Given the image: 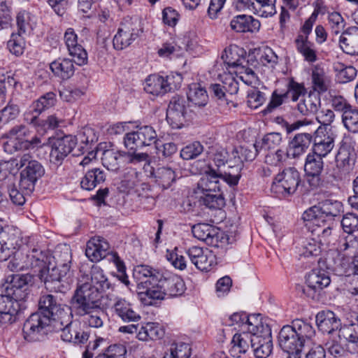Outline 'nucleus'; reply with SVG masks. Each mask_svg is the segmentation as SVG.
<instances>
[{"label": "nucleus", "instance_id": "nucleus-1", "mask_svg": "<svg viewBox=\"0 0 358 358\" xmlns=\"http://www.w3.org/2000/svg\"><path fill=\"white\" fill-rule=\"evenodd\" d=\"M69 308L62 305L52 294L42 295L38 301V310L25 321L22 328L24 340L28 342L42 341L49 331H57L69 319Z\"/></svg>", "mask_w": 358, "mask_h": 358}, {"label": "nucleus", "instance_id": "nucleus-2", "mask_svg": "<svg viewBox=\"0 0 358 358\" xmlns=\"http://www.w3.org/2000/svg\"><path fill=\"white\" fill-rule=\"evenodd\" d=\"M317 268H314L308 274L306 283L308 287L315 291H320L330 285L331 279L329 270L338 275H346L350 259L341 256L337 249L329 250L324 259L319 258Z\"/></svg>", "mask_w": 358, "mask_h": 358}, {"label": "nucleus", "instance_id": "nucleus-3", "mask_svg": "<svg viewBox=\"0 0 358 358\" xmlns=\"http://www.w3.org/2000/svg\"><path fill=\"white\" fill-rule=\"evenodd\" d=\"M149 287L145 292H141V301L145 306H152L155 300H162L165 296L170 297L181 296L185 290L182 279L176 275H167L157 273L148 284Z\"/></svg>", "mask_w": 358, "mask_h": 358}, {"label": "nucleus", "instance_id": "nucleus-4", "mask_svg": "<svg viewBox=\"0 0 358 358\" xmlns=\"http://www.w3.org/2000/svg\"><path fill=\"white\" fill-rule=\"evenodd\" d=\"M71 312L83 317V322L90 327L99 328L103 324L105 313L101 307V299L99 294L92 292L87 295L72 298Z\"/></svg>", "mask_w": 358, "mask_h": 358}, {"label": "nucleus", "instance_id": "nucleus-5", "mask_svg": "<svg viewBox=\"0 0 358 358\" xmlns=\"http://www.w3.org/2000/svg\"><path fill=\"white\" fill-rule=\"evenodd\" d=\"M221 176L206 169L197 184L196 194L199 196L198 202L200 206H205L210 209H220L225 205V200L222 194H215L220 190V180Z\"/></svg>", "mask_w": 358, "mask_h": 358}, {"label": "nucleus", "instance_id": "nucleus-6", "mask_svg": "<svg viewBox=\"0 0 358 358\" xmlns=\"http://www.w3.org/2000/svg\"><path fill=\"white\" fill-rule=\"evenodd\" d=\"M15 166L19 169L24 166L20 172V187L27 194H31L35 189V185L38 179L45 173V169L40 162L31 159V156L25 154L16 159Z\"/></svg>", "mask_w": 358, "mask_h": 358}, {"label": "nucleus", "instance_id": "nucleus-7", "mask_svg": "<svg viewBox=\"0 0 358 358\" xmlns=\"http://www.w3.org/2000/svg\"><path fill=\"white\" fill-rule=\"evenodd\" d=\"M341 208L340 201L326 199L306 210L303 214V219L319 226L320 222L332 221L334 217L338 216Z\"/></svg>", "mask_w": 358, "mask_h": 358}, {"label": "nucleus", "instance_id": "nucleus-8", "mask_svg": "<svg viewBox=\"0 0 358 358\" xmlns=\"http://www.w3.org/2000/svg\"><path fill=\"white\" fill-rule=\"evenodd\" d=\"M157 140V135L154 128L145 125L126 134L124 137V145L129 150H147L152 147Z\"/></svg>", "mask_w": 358, "mask_h": 358}, {"label": "nucleus", "instance_id": "nucleus-9", "mask_svg": "<svg viewBox=\"0 0 358 358\" xmlns=\"http://www.w3.org/2000/svg\"><path fill=\"white\" fill-rule=\"evenodd\" d=\"M32 284L33 276L30 274H12L6 277L3 287L5 293L19 302L29 298Z\"/></svg>", "mask_w": 358, "mask_h": 358}, {"label": "nucleus", "instance_id": "nucleus-10", "mask_svg": "<svg viewBox=\"0 0 358 358\" xmlns=\"http://www.w3.org/2000/svg\"><path fill=\"white\" fill-rule=\"evenodd\" d=\"M29 132L24 125L20 124L12 128L8 133V140L3 143L5 151L12 153L22 148L27 149L38 146L41 143V138L37 136L27 138Z\"/></svg>", "mask_w": 358, "mask_h": 358}, {"label": "nucleus", "instance_id": "nucleus-11", "mask_svg": "<svg viewBox=\"0 0 358 358\" xmlns=\"http://www.w3.org/2000/svg\"><path fill=\"white\" fill-rule=\"evenodd\" d=\"M90 282L80 285L72 298H78L80 296L91 294L96 292L99 294V299H102V292H106L110 287V284L105 275L103 271L97 266H93L90 271Z\"/></svg>", "mask_w": 358, "mask_h": 358}, {"label": "nucleus", "instance_id": "nucleus-12", "mask_svg": "<svg viewBox=\"0 0 358 358\" xmlns=\"http://www.w3.org/2000/svg\"><path fill=\"white\" fill-rule=\"evenodd\" d=\"M300 182V173L294 167L287 168L275 176L271 190L277 194L289 196L296 191Z\"/></svg>", "mask_w": 358, "mask_h": 358}, {"label": "nucleus", "instance_id": "nucleus-13", "mask_svg": "<svg viewBox=\"0 0 358 358\" xmlns=\"http://www.w3.org/2000/svg\"><path fill=\"white\" fill-rule=\"evenodd\" d=\"M141 29L136 23L131 20L122 22L117 34L113 37V43L115 49L122 50L129 46L140 34Z\"/></svg>", "mask_w": 358, "mask_h": 358}, {"label": "nucleus", "instance_id": "nucleus-14", "mask_svg": "<svg viewBox=\"0 0 358 358\" xmlns=\"http://www.w3.org/2000/svg\"><path fill=\"white\" fill-rule=\"evenodd\" d=\"M56 103V95L54 92H49L41 96L34 101L31 108V110L24 114V120L27 123L38 128L43 121L38 118V115L45 110L53 106Z\"/></svg>", "mask_w": 358, "mask_h": 358}, {"label": "nucleus", "instance_id": "nucleus-15", "mask_svg": "<svg viewBox=\"0 0 358 358\" xmlns=\"http://www.w3.org/2000/svg\"><path fill=\"white\" fill-rule=\"evenodd\" d=\"M77 143L76 136H64L55 139L52 143L50 160L55 164H60L66 157L73 151Z\"/></svg>", "mask_w": 358, "mask_h": 358}, {"label": "nucleus", "instance_id": "nucleus-16", "mask_svg": "<svg viewBox=\"0 0 358 358\" xmlns=\"http://www.w3.org/2000/svg\"><path fill=\"white\" fill-rule=\"evenodd\" d=\"M187 111L186 100L176 95L171 98L166 110V120L173 128H180L186 119Z\"/></svg>", "mask_w": 358, "mask_h": 358}, {"label": "nucleus", "instance_id": "nucleus-17", "mask_svg": "<svg viewBox=\"0 0 358 358\" xmlns=\"http://www.w3.org/2000/svg\"><path fill=\"white\" fill-rule=\"evenodd\" d=\"M322 156H319L313 152H310L306 157L304 171L308 176L312 178L309 180L310 185L317 187L322 182L320 176L324 170V163Z\"/></svg>", "mask_w": 358, "mask_h": 358}, {"label": "nucleus", "instance_id": "nucleus-18", "mask_svg": "<svg viewBox=\"0 0 358 358\" xmlns=\"http://www.w3.org/2000/svg\"><path fill=\"white\" fill-rule=\"evenodd\" d=\"M188 255L192 262L202 271H209L217 264L216 257L209 248H189Z\"/></svg>", "mask_w": 358, "mask_h": 358}, {"label": "nucleus", "instance_id": "nucleus-19", "mask_svg": "<svg viewBox=\"0 0 358 358\" xmlns=\"http://www.w3.org/2000/svg\"><path fill=\"white\" fill-rule=\"evenodd\" d=\"M313 131L312 132H301L294 135L289 141L286 155L292 159L299 158L303 155L313 143Z\"/></svg>", "mask_w": 358, "mask_h": 358}, {"label": "nucleus", "instance_id": "nucleus-20", "mask_svg": "<svg viewBox=\"0 0 358 358\" xmlns=\"http://www.w3.org/2000/svg\"><path fill=\"white\" fill-rule=\"evenodd\" d=\"M173 76H166L165 78L159 75H151L145 80L144 90L146 92L153 95H162L176 88L171 82Z\"/></svg>", "mask_w": 358, "mask_h": 358}, {"label": "nucleus", "instance_id": "nucleus-21", "mask_svg": "<svg viewBox=\"0 0 358 358\" xmlns=\"http://www.w3.org/2000/svg\"><path fill=\"white\" fill-rule=\"evenodd\" d=\"M322 127L313 131V146L311 152L324 157L331 152L334 147V136L329 134H320Z\"/></svg>", "mask_w": 358, "mask_h": 358}, {"label": "nucleus", "instance_id": "nucleus-22", "mask_svg": "<svg viewBox=\"0 0 358 358\" xmlns=\"http://www.w3.org/2000/svg\"><path fill=\"white\" fill-rule=\"evenodd\" d=\"M316 324L320 331L328 334L342 329L341 321L331 310H324L317 313L315 317Z\"/></svg>", "mask_w": 358, "mask_h": 358}, {"label": "nucleus", "instance_id": "nucleus-23", "mask_svg": "<svg viewBox=\"0 0 358 358\" xmlns=\"http://www.w3.org/2000/svg\"><path fill=\"white\" fill-rule=\"evenodd\" d=\"M278 343L280 348L285 352H298L303 350L305 345L298 339L292 329L289 325L284 326L278 334Z\"/></svg>", "mask_w": 358, "mask_h": 358}, {"label": "nucleus", "instance_id": "nucleus-24", "mask_svg": "<svg viewBox=\"0 0 358 358\" xmlns=\"http://www.w3.org/2000/svg\"><path fill=\"white\" fill-rule=\"evenodd\" d=\"M64 40L69 54L74 58L78 65L85 64L87 60V54L85 50L77 41V35L73 29H68L64 34Z\"/></svg>", "mask_w": 358, "mask_h": 358}, {"label": "nucleus", "instance_id": "nucleus-25", "mask_svg": "<svg viewBox=\"0 0 358 358\" xmlns=\"http://www.w3.org/2000/svg\"><path fill=\"white\" fill-rule=\"evenodd\" d=\"M19 310V302L12 296L6 293L0 295V316L5 322H15Z\"/></svg>", "mask_w": 358, "mask_h": 358}, {"label": "nucleus", "instance_id": "nucleus-26", "mask_svg": "<svg viewBox=\"0 0 358 358\" xmlns=\"http://www.w3.org/2000/svg\"><path fill=\"white\" fill-rule=\"evenodd\" d=\"M254 336L248 331L243 330L241 333H236L234 335L229 352L231 356L239 357L241 355L245 354L250 348H252V339Z\"/></svg>", "mask_w": 358, "mask_h": 358}, {"label": "nucleus", "instance_id": "nucleus-27", "mask_svg": "<svg viewBox=\"0 0 358 358\" xmlns=\"http://www.w3.org/2000/svg\"><path fill=\"white\" fill-rule=\"evenodd\" d=\"M252 349L257 358H267L273 350L271 331L268 334L254 336L252 339Z\"/></svg>", "mask_w": 358, "mask_h": 358}, {"label": "nucleus", "instance_id": "nucleus-28", "mask_svg": "<svg viewBox=\"0 0 358 358\" xmlns=\"http://www.w3.org/2000/svg\"><path fill=\"white\" fill-rule=\"evenodd\" d=\"M112 308L117 317L125 322H138L141 318L133 309L131 304L124 299H117Z\"/></svg>", "mask_w": 358, "mask_h": 358}, {"label": "nucleus", "instance_id": "nucleus-29", "mask_svg": "<svg viewBox=\"0 0 358 358\" xmlns=\"http://www.w3.org/2000/svg\"><path fill=\"white\" fill-rule=\"evenodd\" d=\"M336 167L333 169L335 178H341L351 169L354 163L350 151L346 148H340L335 157Z\"/></svg>", "mask_w": 358, "mask_h": 358}, {"label": "nucleus", "instance_id": "nucleus-30", "mask_svg": "<svg viewBox=\"0 0 358 358\" xmlns=\"http://www.w3.org/2000/svg\"><path fill=\"white\" fill-rule=\"evenodd\" d=\"M230 27L236 32H254L259 29L260 23L250 15H239L231 20Z\"/></svg>", "mask_w": 358, "mask_h": 358}, {"label": "nucleus", "instance_id": "nucleus-31", "mask_svg": "<svg viewBox=\"0 0 358 358\" xmlns=\"http://www.w3.org/2000/svg\"><path fill=\"white\" fill-rule=\"evenodd\" d=\"M126 152L106 150L101 157L102 164L112 171H118L126 162Z\"/></svg>", "mask_w": 358, "mask_h": 358}, {"label": "nucleus", "instance_id": "nucleus-32", "mask_svg": "<svg viewBox=\"0 0 358 358\" xmlns=\"http://www.w3.org/2000/svg\"><path fill=\"white\" fill-rule=\"evenodd\" d=\"M245 331L252 336L268 334L270 326L264 320L261 314L246 315Z\"/></svg>", "mask_w": 358, "mask_h": 358}, {"label": "nucleus", "instance_id": "nucleus-33", "mask_svg": "<svg viewBox=\"0 0 358 358\" xmlns=\"http://www.w3.org/2000/svg\"><path fill=\"white\" fill-rule=\"evenodd\" d=\"M341 48L347 54L358 52V28L352 27L344 31L339 37Z\"/></svg>", "mask_w": 358, "mask_h": 358}, {"label": "nucleus", "instance_id": "nucleus-34", "mask_svg": "<svg viewBox=\"0 0 358 358\" xmlns=\"http://www.w3.org/2000/svg\"><path fill=\"white\" fill-rule=\"evenodd\" d=\"M27 258L32 267L39 268L51 264L54 259L48 249L41 250V248H32L27 252Z\"/></svg>", "mask_w": 358, "mask_h": 358}, {"label": "nucleus", "instance_id": "nucleus-35", "mask_svg": "<svg viewBox=\"0 0 358 358\" xmlns=\"http://www.w3.org/2000/svg\"><path fill=\"white\" fill-rule=\"evenodd\" d=\"M289 326L298 336V339L301 340L305 345L310 341L315 334L313 326L309 322L301 319L293 320L292 324Z\"/></svg>", "mask_w": 358, "mask_h": 358}, {"label": "nucleus", "instance_id": "nucleus-36", "mask_svg": "<svg viewBox=\"0 0 358 358\" xmlns=\"http://www.w3.org/2000/svg\"><path fill=\"white\" fill-rule=\"evenodd\" d=\"M320 97L319 94L310 92L297 105L299 112L306 116L315 115L320 107Z\"/></svg>", "mask_w": 358, "mask_h": 358}, {"label": "nucleus", "instance_id": "nucleus-37", "mask_svg": "<svg viewBox=\"0 0 358 358\" xmlns=\"http://www.w3.org/2000/svg\"><path fill=\"white\" fill-rule=\"evenodd\" d=\"M71 261L64 263L60 266H55L52 264L51 274H52V286H61V282H68L72 277L73 271L71 270Z\"/></svg>", "mask_w": 358, "mask_h": 358}, {"label": "nucleus", "instance_id": "nucleus-38", "mask_svg": "<svg viewBox=\"0 0 358 358\" xmlns=\"http://www.w3.org/2000/svg\"><path fill=\"white\" fill-rule=\"evenodd\" d=\"M50 68L55 76L62 80L70 78L75 71L73 63L69 59L55 60L50 64Z\"/></svg>", "mask_w": 358, "mask_h": 358}, {"label": "nucleus", "instance_id": "nucleus-39", "mask_svg": "<svg viewBox=\"0 0 358 358\" xmlns=\"http://www.w3.org/2000/svg\"><path fill=\"white\" fill-rule=\"evenodd\" d=\"M296 50L300 52L304 59L308 62H315L317 59L316 51L313 45L308 40L307 36L299 34L295 39Z\"/></svg>", "mask_w": 358, "mask_h": 358}, {"label": "nucleus", "instance_id": "nucleus-40", "mask_svg": "<svg viewBox=\"0 0 358 358\" xmlns=\"http://www.w3.org/2000/svg\"><path fill=\"white\" fill-rule=\"evenodd\" d=\"M236 164H227V167L223 170L221 176V180L231 186L236 185L241 178V171L243 167V159L238 157L235 159Z\"/></svg>", "mask_w": 358, "mask_h": 358}, {"label": "nucleus", "instance_id": "nucleus-41", "mask_svg": "<svg viewBox=\"0 0 358 358\" xmlns=\"http://www.w3.org/2000/svg\"><path fill=\"white\" fill-rule=\"evenodd\" d=\"M164 335V331L159 323L148 322L142 326L138 332L137 337L141 341L157 340Z\"/></svg>", "mask_w": 358, "mask_h": 358}, {"label": "nucleus", "instance_id": "nucleus-42", "mask_svg": "<svg viewBox=\"0 0 358 358\" xmlns=\"http://www.w3.org/2000/svg\"><path fill=\"white\" fill-rule=\"evenodd\" d=\"M312 81L313 89L319 94L325 92L330 86V79L323 68L315 66L312 70Z\"/></svg>", "mask_w": 358, "mask_h": 358}, {"label": "nucleus", "instance_id": "nucleus-43", "mask_svg": "<svg viewBox=\"0 0 358 358\" xmlns=\"http://www.w3.org/2000/svg\"><path fill=\"white\" fill-rule=\"evenodd\" d=\"M155 182L163 189H168L176 180V173L169 167H159L152 173Z\"/></svg>", "mask_w": 358, "mask_h": 358}, {"label": "nucleus", "instance_id": "nucleus-44", "mask_svg": "<svg viewBox=\"0 0 358 358\" xmlns=\"http://www.w3.org/2000/svg\"><path fill=\"white\" fill-rule=\"evenodd\" d=\"M187 99L195 106L203 107L207 104L208 96L203 87L198 84H193L187 93Z\"/></svg>", "mask_w": 358, "mask_h": 358}, {"label": "nucleus", "instance_id": "nucleus-45", "mask_svg": "<svg viewBox=\"0 0 358 358\" xmlns=\"http://www.w3.org/2000/svg\"><path fill=\"white\" fill-rule=\"evenodd\" d=\"M276 0H254L253 12L262 17H272L276 13Z\"/></svg>", "mask_w": 358, "mask_h": 358}, {"label": "nucleus", "instance_id": "nucleus-46", "mask_svg": "<svg viewBox=\"0 0 358 358\" xmlns=\"http://www.w3.org/2000/svg\"><path fill=\"white\" fill-rule=\"evenodd\" d=\"M157 273H161L159 271L153 269L147 265H139L137 266L134 269L135 275H141L145 278H148L145 281H142L137 285L138 295L140 299V295L141 292H145L150 285H147L151 280V278L156 275Z\"/></svg>", "mask_w": 358, "mask_h": 358}, {"label": "nucleus", "instance_id": "nucleus-47", "mask_svg": "<svg viewBox=\"0 0 358 358\" xmlns=\"http://www.w3.org/2000/svg\"><path fill=\"white\" fill-rule=\"evenodd\" d=\"M227 152L224 150L217 151L214 155L211 162L208 164L207 169L214 173L222 176L223 170L228 164Z\"/></svg>", "mask_w": 358, "mask_h": 358}, {"label": "nucleus", "instance_id": "nucleus-48", "mask_svg": "<svg viewBox=\"0 0 358 358\" xmlns=\"http://www.w3.org/2000/svg\"><path fill=\"white\" fill-rule=\"evenodd\" d=\"M338 336L347 341L348 350L351 353H358V334L352 327H343L340 329Z\"/></svg>", "mask_w": 358, "mask_h": 358}, {"label": "nucleus", "instance_id": "nucleus-49", "mask_svg": "<svg viewBox=\"0 0 358 358\" xmlns=\"http://www.w3.org/2000/svg\"><path fill=\"white\" fill-rule=\"evenodd\" d=\"M64 324L61 329L57 331H62L61 338L64 341L72 343L73 336L76 335L80 329V324L77 322H72L70 319V313H69V319H64Z\"/></svg>", "mask_w": 358, "mask_h": 358}, {"label": "nucleus", "instance_id": "nucleus-50", "mask_svg": "<svg viewBox=\"0 0 358 358\" xmlns=\"http://www.w3.org/2000/svg\"><path fill=\"white\" fill-rule=\"evenodd\" d=\"M337 72L336 77L339 83H346L352 80L357 75V70L352 66H345L342 63H336L334 66Z\"/></svg>", "mask_w": 358, "mask_h": 358}, {"label": "nucleus", "instance_id": "nucleus-51", "mask_svg": "<svg viewBox=\"0 0 358 358\" xmlns=\"http://www.w3.org/2000/svg\"><path fill=\"white\" fill-rule=\"evenodd\" d=\"M117 254L116 252H110L104 248H85V255L92 262H98L103 259L110 257L112 262V255Z\"/></svg>", "mask_w": 358, "mask_h": 358}, {"label": "nucleus", "instance_id": "nucleus-52", "mask_svg": "<svg viewBox=\"0 0 358 358\" xmlns=\"http://www.w3.org/2000/svg\"><path fill=\"white\" fill-rule=\"evenodd\" d=\"M343 122L346 129L353 133L358 132V110L352 108L342 115Z\"/></svg>", "mask_w": 358, "mask_h": 358}, {"label": "nucleus", "instance_id": "nucleus-53", "mask_svg": "<svg viewBox=\"0 0 358 358\" xmlns=\"http://www.w3.org/2000/svg\"><path fill=\"white\" fill-rule=\"evenodd\" d=\"M306 92V88L303 84L290 80L287 85V90L283 94V96L286 99H291L293 101H296L301 95H305Z\"/></svg>", "mask_w": 358, "mask_h": 358}, {"label": "nucleus", "instance_id": "nucleus-54", "mask_svg": "<svg viewBox=\"0 0 358 358\" xmlns=\"http://www.w3.org/2000/svg\"><path fill=\"white\" fill-rule=\"evenodd\" d=\"M51 266L52 264L39 268L38 277L44 283L47 289L55 292H62L61 286H52Z\"/></svg>", "mask_w": 358, "mask_h": 358}, {"label": "nucleus", "instance_id": "nucleus-55", "mask_svg": "<svg viewBox=\"0 0 358 358\" xmlns=\"http://www.w3.org/2000/svg\"><path fill=\"white\" fill-rule=\"evenodd\" d=\"M203 151V147L199 141L186 145L180 151V156L183 159L190 160L197 157Z\"/></svg>", "mask_w": 358, "mask_h": 358}, {"label": "nucleus", "instance_id": "nucleus-56", "mask_svg": "<svg viewBox=\"0 0 358 358\" xmlns=\"http://www.w3.org/2000/svg\"><path fill=\"white\" fill-rule=\"evenodd\" d=\"M282 136L280 133H269L264 136L259 143V149L269 150L275 148L280 145Z\"/></svg>", "mask_w": 358, "mask_h": 358}, {"label": "nucleus", "instance_id": "nucleus-57", "mask_svg": "<svg viewBox=\"0 0 358 358\" xmlns=\"http://www.w3.org/2000/svg\"><path fill=\"white\" fill-rule=\"evenodd\" d=\"M99 355L103 358H126L127 348L122 344H113Z\"/></svg>", "mask_w": 358, "mask_h": 358}, {"label": "nucleus", "instance_id": "nucleus-58", "mask_svg": "<svg viewBox=\"0 0 358 358\" xmlns=\"http://www.w3.org/2000/svg\"><path fill=\"white\" fill-rule=\"evenodd\" d=\"M166 258L177 269L183 270L186 267L185 257L177 252V248H174L173 250L167 249Z\"/></svg>", "mask_w": 358, "mask_h": 358}, {"label": "nucleus", "instance_id": "nucleus-59", "mask_svg": "<svg viewBox=\"0 0 358 358\" xmlns=\"http://www.w3.org/2000/svg\"><path fill=\"white\" fill-rule=\"evenodd\" d=\"M25 42L22 35L13 34L8 41V48L10 52L18 56L23 53Z\"/></svg>", "mask_w": 358, "mask_h": 358}, {"label": "nucleus", "instance_id": "nucleus-60", "mask_svg": "<svg viewBox=\"0 0 358 358\" xmlns=\"http://www.w3.org/2000/svg\"><path fill=\"white\" fill-rule=\"evenodd\" d=\"M7 190L12 203L16 206H22L25 203L24 194H27V192L24 191L20 192L13 182L8 183L7 185Z\"/></svg>", "mask_w": 358, "mask_h": 358}, {"label": "nucleus", "instance_id": "nucleus-61", "mask_svg": "<svg viewBox=\"0 0 358 358\" xmlns=\"http://www.w3.org/2000/svg\"><path fill=\"white\" fill-rule=\"evenodd\" d=\"M341 225L345 232L358 231V215L353 213L345 214L341 220Z\"/></svg>", "mask_w": 358, "mask_h": 358}, {"label": "nucleus", "instance_id": "nucleus-62", "mask_svg": "<svg viewBox=\"0 0 358 358\" xmlns=\"http://www.w3.org/2000/svg\"><path fill=\"white\" fill-rule=\"evenodd\" d=\"M298 251L299 259L301 261H306V263L312 264L317 262V257L320 255V248H314L309 250L308 248H299Z\"/></svg>", "mask_w": 358, "mask_h": 358}, {"label": "nucleus", "instance_id": "nucleus-63", "mask_svg": "<svg viewBox=\"0 0 358 358\" xmlns=\"http://www.w3.org/2000/svg\"><path fill=\"white\" fill-rule=\"evenodd\" d=\"M20 113L17 105L10 103L0 111V122L7 123L10 120L15 119Z\"/></svg>", "mask_w": 358, "mask_h": 358}, {"label": "nucleus", "instance_id": "nucleus-64", "mask_svg": "<svg viewBox=\"0 0 358 358\" xmlns=\"http://www.w3.org/2000/svg\"><path fill=\"white\" fill-rule=\"evenodd\" d=\"M248 106L251 108H257L265 101L264 94L257 89H252L248 92Z\"/></svg>", "mask_w": 358, "mask_h": 358}]
</instances>
